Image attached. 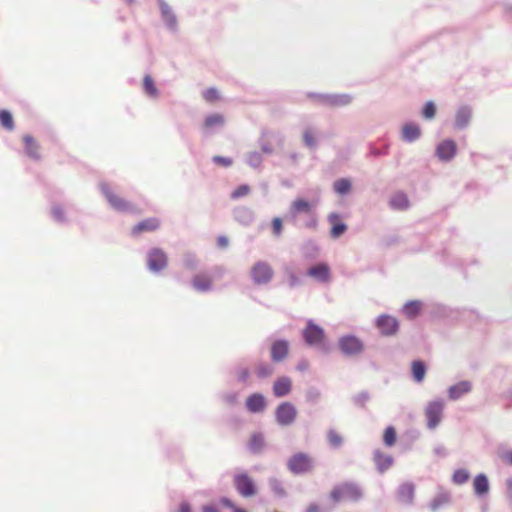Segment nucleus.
<instances>
[{
  "instance_id": "1",
  "label": "nucleus",
  "mask_w": 512,
  "mask_h": 512,
  "mask_svg": "<svg viewBox=\"0 0 512 512\" xmlns=\"http://www.w3.org/2000/svg\"><path fill=\"white\" fill-rule=\"evenodd\" d=\"M300 214H306L307 219L304 222V227L308 229H315L318 225V220L315 212L313 211L312 204L303 198L294 200L289 208L288 215L289 221L293 225H298V216Z\"/></svg>"
},
{
  "instance_id": "2",
  "label": "nucleus",
  "mask_w": 512,
  "mask_h": 512,
  "mask_svg": "<svg viewBox=\"0 0 512 512\" xmlns=\"http://www.w3.org/2000/svg\"><path fill=\"white\" fill-rule=\"evenodd\" d=\"M329 497L334 503H339L342 500L358 502L363 497V490L355 482H343L333 487Z\"/></svg>"
},
{
  "instance_id": "3",
  "label": "nucleus",
  "mask_w": 512,
  "mask_h": 512,
  "mask_svg": "<svg viewBox=\"0 0 512 512\" xmlns=\"http://www.w3.org/2000/svg\"><path fill=\"white\" fill-rule=\"evenodd\" d=\"M338 349L345 357H357L365 349L363 341L353 334L342 335L338 339Z\"/></svg>"
},
{
  "instance_id": "4",
  "label": "nucleus",
  "mask_w": 512,
  "mask_h": 512,
  "mask_svg": "<svg viewBox=\"0 0 512 512\" xmlns=\"http://www.w3.org/2000/svg\"><path fill=\"white\" fill-rule=\"evenodd\" d=\"M273 277L274 270L267 261H256L250 268V278L255 285H267L272 281Z\"/></svg>"
},
{
  "instance_id": "5",
  "label": "nucleus",
  "mask_w": 512,
  "mask_h": 512,
  "mask_svg": "<svg viewBox=\"0 0 512 512\" xmlns=\"http://www.w3.org/2000/svg\"><path fill=\"white\" fill-rule=\"evenodd\" d=\"M297 414L295 405L289 401L279 403L274 411L275 421L281 427L291 426L295 422Z\"/></svg>"
},
{
  "instance_id": "6",
  "label": "nucleus",
  "mask_w": 512,
  "mask_h": 512,
  "mask_svg": "<svg viewBox=\"0 0 512 512\" xmlns=\"http://www.w3.org/2000/svg\"><path fill=\"white\" fill-rule=\"evenodd\" d=\"M307 97L316 99L320 104L330 107H342L349 105L353 97L350 94H325V93H307Z\"/></svg>"
},
{
  "instance_id": "7",
  "label": "nucleus",
  "mask_w": 512,
  "mask_h": 512,
  "mask_svg": "<svg viewBox=\"0 0 512 512\" xmlns=\"http://www.w3.org/2000/svg\"><path fill=\"white\" fill-rule=\"evenodd\" d=\"M302 338L307 346L315 347L322 344L326 338V334L320 325L314 323L312 319H309L302 330Z\"/></svg>"
},
{
  "instance_id": "8",
  "label": "nucleus",
  "mask_w": 512,
  "mask_h": 512,
  "mask_svg": "<svg viewBox=\"0 0 512 512\" xmlns=\"http://www.w3.org/2000/svg\"><path fill=\"white\" fill-rule=\"evenodd\" d=\"M100 189L109 205L115 211L121 213H130L134 211L133 205L124 198H121L114 194L107 183H100Z\"/></svg>"
},
{
  "instance_id": "9",
  "label": "nucleus",
  "mask_w": 512,
  "mask_h": 512,
  "mask_svg": "<svg viewBox=\"0 0 512 512\" xmlns=\"http://www.w3.org/2000/svg\"><path fill=\"white\" fill-rule=\"evenodd\" d=\"M287 467L294 475H302L313 468L312 459L304 452L293 454L287 461Z\"/></svg>"
},
{
  "instance_id": "10",
  "label": "nucleus",
  "mask_w": 512,
  "mask_h": 512,
  "mask_svg": "<svg viewBox=\"0 0 512 512\" xmlns=\"http://www.w3.org/2000/svg\"><path fill=\"white\" fill-rule=\"evenodd\" d=\"M146 262L147 269L153 274H158L167 267L168 256L163 249L154 247L147 252Z\"/></svg>"
},
{
  "instance_id": "11",
  "label": "nucleus",
  "mask_w": 512,
  "mask_h": 512,
  "mask_svg": "<svg viewBox=\"0 0 512 512\" xmlns=\"http://www.w3.org/2000/svg\"><path fill=\"white\" fill-rule=\"evenodd\" d=\"M415 496H416V486L411 481H406L396 488L395 490V499L396 501L404 507H412L415 504Z\"/></svg>"
},
{
  "instance_id": "12",
  "label": "nucleus",
  "mask_w": 512,
  "mask_h": 512,
  "mask_svg": "<svg viewBox=\"0 0 512 512\" xmlns=\"http://www.w3.org/2000/svg\"><path fill=\"white\" fill-rule=\"evenodd\" d=\"M233 485L242 497H252L257 493L254 480L246 472L235 474Z\"/></svg>"
},
{
  "instance_id": "13",
  "label": "nucleus",
  "mask_w": 512,
  "mask_h": 512,
  "mask_svg": "<svg viewBox=\"0 0 512 512\" xmlns=\"http://www.w3.org/2000/svg\"><path fill=\"white\" fill-rule=\"evenodd\" d=\"M443 409L444 401L442 399H436L428 404L425 415L427 418V427L429 429H434L439 425L441 422Z\"/></svg>"
},
{
  "instance_id": "14",
  "label": "nucleus",
  "mask_w": 512,
  "mask_h": 512,
  "mask_svg": "<svg viewBox=\"0 0 512 512\" xmlns=\"http://www.w3.org/2000/svg\"><path fill=\"white\" fill-rule=\"evenodd\" d=\"M375 326L379 329L381 335L383 336H393L399 330L398 320L388 314L379 315L375 319Z\"/></svg>"
},
{
  "instance_id": "15",
  "label": "nucleus",
  "mask_w": 512,
  "mask_h": 512,
  "mask_svg": "<svg viewBox=\"0 0 512 512\" xmlns=\"http://www.w3.org/2000/svg\"><path fill=\"white\" fill-rule=\"evenodd\" d=\"M457 154L456 142L452 139L441 141L435 149V156L442 162H450Z\"/></svg>"
},
{
  "instance_id": "16",
  "label": "nucleus",
  "mask_w": 512,
  "mask_h": 512,
  "mask_svg": "<svg viewBox=\"0 0 512 512\" xmlns=\"http://www.w3.org/2000/svg\"><path fill=\"white\" fill-rule=\"evenodd\" d=\"M160 8L161 18L170 31H176L178 27L177 18L172 8L165 0H157Z\"/></svg>"
},
{
  "instance_id": "17",
  "label": "nucleus",
  "mask_w": 512,
  "mask_h": 512,
  "mask_svg": "<svg viewBox=\"0 0 512 512\" xmlns=\"http://www.w3.org/2000/svg\"><path fill=\"white\" fill-rule=\"evenodd\" d=\"M422 136V131L419 124L415 122H407L402 126L401 139L405 143H414Z\"/></svg>"
},
{
  "instance_id": "18",
  "label": "nucleus",
  "mask_w": 512,
  "mask_h": 512,
  "mask_svg": "<svg viewBox=\"0 0 512 512\" xmlns=\"http://www.w3.org/2000/svg\"><path fill=\"white\" fill-rule=\"evenodd\" d=\"M306 274L320 283H328L331 280L330 268L323 262L309 267Z\"/></svg>"
},
{
  "instance_id": "19",
  "label": "nucleus",
  "mask_w": 512,
  "mask_h": 512,
  "mask_svg": "<svg viewBox=\"0 0 512 512\" xmlns=\"http://www.w3.org/2000/svg\"><path fill=\"white\" fill-rule=\"evenodd\" d=\"M292 380L288 376L278 377L272 386L273 395L276 398H283L289 395L292 391Z\"/></svg>"
},
{
  "instance_id": "20",
  "label": "nucleus",
  "mask_w": 512,
  "mask_h": 512,
  "mask_svg": "<svg viewBox=\"0 0 512 512\" xmlns=\"http://www.w3.org/2000/svg\"><path fill=\"white\" fill-rule=\"evenodd\" d=\"M373 462L376 470L383 474L393 466L394 458L389 454H385L380 449H376L373 452Z\"/></svg>"
},
{
  "instance_id": "21",
  "label": "nucleus",
  "mask_w": 512,
  "mask_h": 512,
  "mask_svg": "<svg viewBox=\"0 0 512 512\" xmlns=\"http://www.w3.org/2000/svg\"><path fill=\"white\" fill-rule=\"evenodd\" d=\"M289 353V342L285 339L275 340L271 345V360L275 363L283 361Z\"/></svg>"
},
{
  "instance_id": "22",
  "label": "nucleus",
  "mask_w": 512,
  "mask_h": 512,
  "mask_svg": "<svg viewBox=\"0 0 512 512\" xmlns=\"http://www.w3.org/2000/svg\"><path fill=\"white\" fill-rule=\"evenodd\" d=\"M472 118V108L469 105L460 106L455 113L454 128L463 130L468 127Z\"/></svg>"
},
{
  "instance_id": "23",
  "label": "nucleus",
  "mask_w": 512,
  "mask_h": 512,
  "mask_svg": "<svg viewBox=\"0 0 512 512\" xmlns=\"http://www.w3.org/2000/svg\"><path fill=\"white\" fill-rule=\"evenodd\" d=\"M233 218L243 226H250L255 220V213L249 207L237 206L233 209Z\"/></svg>"
},
{
  "instance_id": "24",
  "label": "nucleus",
  "mask_w": 512,
  "mask_h": 512,
  "mask_svg": "<svg viewBox=\"0 0 512 512\" xmlns=\"http://www.w3.org/2000/svg\"><path fill=\"white\" fill-rule=\"evenodd\" d=\"M225 118L220 113H213L205 117L203 123V133L205 136H209L214 133L217 128L223 127Z\"/></svg>"
},
{
  "instance_id": "25",
  "label": "nucleus",
  "mask_w": 512,
  "mask_h": 512,
  "mask_svg": "<svg viewBox=\"0 0 512 512\" xmlns=\"http://www.w3.org/2000/svg\"><path fill=\"white\" fill-rule=\"evenodd\" d=\"M472 390V383L468 380H462L455 385H452L447 390L448 398L452 401L460 399L465 394Z\"/></svg>"
},
{
  "instance_id": "26",
  "label": "nucleus",
  "mask_w": 512,
  "mask_h": 512,
  "mask_svg": "<svg viewBox=\"0 0 512 512\" xmlns=\"http://www.w3.org/2000/svg\"><path fill=\"white\" fill-rule=\"evenodd\" d=\"M340 218L341 216L336 212H332L328 215V221L331 224L330 236L333 239L339 238L348 229V226L344 222L340 221Z\"/></svg>"
},
{
  "instance_id": "27",
  "label": "nucleus",
  "mask_w": 512,
  "mask_h": 512,
  "mask_svg": "<svg viewBox=\"0 0 512 512\" xmlns=\"http://www.w3.org/2000/svg\"><path fill=\"white\" fill-rule=\"evenodd\" d=\"M160 227V220L156 217H151L140 221L132 228V235L137 236L143 232H152Z\"/></svg>"
},
{
  "instance_id": "28",
  "label": "nucleus",
  "mask_w": 512,
  "mask_h": 512,
  "mask_svg": "<svg viewBox=\"0 0 512 512\" xmlns=\"http://www.w3.org/2000/svg\"><path fill=\"white\" fill-rule=\"evenodd\" d=\"M266 398L261 393H253L246 400V407L251 413H260L265 410Z\"/></svg>"
},
{
  "instance_id": "29",
  "label": "nucleus",
  "mask_w": 512,
  "mask_h": 512,
  "mask_svg": "<svg viewBox=\"0 0 512 512\" xmlns=\"http://www.w3.org/2000/svg\"><path fill=\"white\" fill-rule=\"evenodd\" d=\"M473 489L477 497L482 498L488 495L490 490L489 480L486 474L479 473L473 480Z\"/></svg>"
},
{
  "instance_id": "30",
  "label": "nucleus",
  "mask_w": 512,
  "mask_h": 512,
  "mask_svg": "<svg viewBox=\"0 0 512 512\" xmlns=\"http://www.w3.org/2000/svg\"><path fill=\"white\" fill-rule=\"evenodd\" d=\"M389 207L397 211L407 210L410 207L408 196L402 191L394 193L389 200Z\"/></svg>"
},
{
  "instance_id": "31",
  "label": "nucleus",
  "mask_w": 512,
  "mask_h": 512,
  "mask_svg": "<svg viewBox=\"0 0 512 512\" xmlns=\"http://www.w3.org/2000/svg\"><path fill=\"white\" fill-rule=\"evenodd\" d=\"M451 500V493L443 488H440L439 493L430 502L429 508L432 511H437L440 508L449 505L451 503Z\"/></svg>"
},
{
  "instance_id": "32",
  "label": "nucleus",
  "mask_w": 512,
  "mask_h": 512,
  "mask_svg": "<svg viewBox=\"0 0 512 512\" xmlns=\"http://www.w3.org/2000/svg\"><path fill=\"white\" fill-rule=\"evenodd\" d=\"M191 286L194 290L205 293L213 289L212 281L203 275H195L191 280Z\"/></svg>"
},
{
  "instance_id": "33",
  "label": "nucleus",
  "mask_w": 512,
  "mask_h": 512,
  "mask_svg": "<svg viewBox=\"0 0 512 512\" xmlns=\"http://www.w3.org/2000/svg\"><path fill=\"white\" fill-rule=\"evenodd\" d=\"M25 153L34 160L41 158L39 153V144L34 140L31 135H25L23 138Z\"/></svg>"
},
{
  "instance_id": "34",
  "label": "nucleus",
  "mask_w": 512,
  "mask_h": 512,
  "mask_svg": "<svg viewBox=\"0 0 512 512\" xmlns=\"http://www.w3.org/2000/svg\"><path fill=\"white\" fill-rule=\"evenodd\" d=\"M265 446L264 435L261 432L253 433L248 443V450L252 454H260Z\"/></svg>"
},
{
  "instance_id": "35",
  "label": "nucleus",
  "mask_w": 512,
  "mask_h": 512,
  "mask_svg": "<svg viewBox=\"0 0 512 512\" xmlns=\"http://www.w3.org/2000/svg\"><path fill=\"white\" fill-rule=\"evenodd\" d=\"M427 372L426 363L423 360H414L411 364V373L415 382H423Z\"/></svg>"
},
{
  "instance_id": "36",
  "label": "nucleus",
  "mask_w": 512,
  "mask_h": 512,
  "mask_svg": "<svg viewBox=\"0 0 512 512\" xmlns=\"http://www.w3.org/2000/svg\"><path fill=\"white\" fill-rule=\"evenodd\" d=\"M352 190V182L349 178H339L333 183V191L339 196H346Z\"/></svg>"
},
{
  "instance_id": "37",
  "label": "nucleus",
  "mask_w": 512,
  "mask_h": 512,
  "mask_svg": "<svg viewBox=\"0 0 512 512\" xmlns=\"http://www.w3.org/2000/svg\"><path fill=\"white\" fill-rule=\"evenodd\" d=\"M421 308H422V303L420 301L411 300V301H408L407 303H405L402 311L407 316V318L414 319L420 314Z\"/></svg>"
},
{
  "instance_id": "38",
  "label": "nucleus",
  "mask_w": 512,
  "mask_h": 512,
  "mask_svg": "<svg viewBox=\"0 0 512 512\" xmlns=\"http://www.w3.org/2000/svg\"><path fill=\"white\" fill-rule=\"evenodd\" d=\"M389 144H385L382 148L376 147L373 143L368 144V153L366 154V158L374 157L379 158L382 156H386L389 154Z\"/></svg>"
},
{
  "instance_id": "39",
  "label": "nucleus",
  "mask_w": 512,
  "mask_h": 512,
  "mask_svg": "<svg viewBox=\"0 0 512 512\" xmlns=\"http://www.w3.org/2000/svg\"><path fill=\"white\" fill-rule=\"evenodd\" d=\"M470 478V473L467 469L460 468L454 471L452 475V482L457 485L465 484Z\"/></svg>"
},
{
  "instance_id": "40",
  "label": "nucleus",
  "mask_w": 512,
  "mask_h": 512,
  "mask_svg": "<svg viewBox=\"0 0 512 512\" xmlns=\"http://www.w3.org/2000/svg\"><path fill=\"white\" fill-rule=\"evenodd\" d=\"M51 217L57 223H61V224L67 223V218L65 217L64 210L60 204L54 203L52 205Z\"/></svg>"
},
{
  "instance_id": "41",
  "label": "nucleus",
  "mask_w": 512,
  "mask_h": 512,
  "mask_svg": "<svg viewBox=\"0 0 512 512\" xmlns=\"http://www.w3.org/2000/svg\"><path fill=\"white\" fill-rule=\"evenodd\" d=\"M321 399V392L316 387H309L305 392V400L307 403L315 405Z\"/></svg>"
},
{
  "instance_id": "42",
  "label": "nucleus",
  "mask_w": 512,
  "mask_h": 512,
  "mask_svg": "<svg viewBox=\"0 0 512 512\" xmlns=\"http://www.w3.org/2000/svg\"><path fill=\"white\" fill-rule=\"evenodd\" d=\"M274 372V367L267 363H259L256 366V375L260 379L270 377Z\"/></svg>"
},
{
  "instance_id": "43",
  "label": "nucleus",
  "mask_w": 512,
  "mask_h": 512,
  "mask_svg": "<svg viewBox=\"0 0 512 512\" xmlns=\"http://www.w3.org/2000/svg\"><path fill=\"white\" fill-rule=\"evenodd\" d=\"M0 124L8 131H12L14 129L13 117L8 110H0Z\"/></svg>"
},
{
  "instance_id": "44",
  "label": "nucleus",
  "mask_w": 512,
  "mask_h": 512,
  "mask_svg": "<svg viewBox=\"0 0 512 512\" xmlns=\"http://www.w3.org/2000/svg\"><path fill=\"white\" fill-rule=\"evenodd\" d=\"M397 433L393 426H388L384 430L383 442L387 447H391L396 443Z\"/></svg>"
},
{
  "instance_id": "45",
  "label": "nucleus",
  "mask_w": 512,
  "mask_h": 512,
  "mask_svg": "<svg viewBox=\"0 0 512 512\" xmlns=\"http://www.w3.org/2000/svg\"><path fill=\"white\" fill-rule=\"evenodd\" d=\"M263 162V157L260 152L252 151L246 156V163L252 168H259Z\"/></svg>"
},
{
  "instance_id": "46",
  "label": "nucleus",
  "mask_w": 512,
  "mask_h": 512,
  "mask_svg": "<svg viewBox=\"0 0 512 512\" xmlns=\"http://www.w3.org/2000/svg\"><path fill=\"white\" fill-rule=\"evenodd\" d=\"M285 273L288 277V286L290 289L301 286L303 281L302 279L292 270L290 267L285 268Z\"/></svg>"
},
{
  "instance_id": "47",
  "label": "nucleus",
  "mask_w": 512,
  "mask_h": 512,
  "mask_svg": "<svg viewBox=\"0 0 512 512\" xmlns=\"http://www.w3.org/2000/svg\"><path fill=\"white\" fill-rule=\"evenodd\" d=\"M198 259L195 253L193 252H186L183 255V265L185 268L190 270H195L198 267Z\"/></svg>"
},
{
  "instance_id": "48",
  "label": "nucleus",
  "mask_w": 512,
  "mask_h": 512,
  "mask_svg": "<svg viewBox=\"0 0 512 512\" xmlns=\"http://www.w3.org/2000/svg\"><path fill=\"white\" fill-rule=\"evenodd\" d=\"M327 439L329 442V445L334 448H340L343 444V438L341 435H339L335 430L330 429L327 433Z\"/></svg>"
},
{
  "instance_id": "49",
  "label": "nucleus",
  "mask_w": 512,
  "mask_h": 512,
  "mask_svg": "<svg viewBox=\"0 0 512 512\" xmlns=\"http://www.w3.org/2000/svg\"><path fill=\"white\" fill-rule=\"evenodd\" d=\"M370 400V394L368 391H361L360 393L352 397V402L355 406L365 408L366 403Z\"/></svg>"
},
{
  "instance_id": "50",
  "label": "nucleus",
  "mask_w": 512,
  "mask_h": 512,
  "mask_svg": "<svg viewBox=\"0 0 512 512\" xmlns=\"http://www.w3.org/2000/svg\"><path fill=\"white\" fill-rule=\"evenodd\" d=\"M436 111L435 103L433 101H427L422 108L421 114L425 119L431 120L435 117Z\"/></svg>"
},
{
  "instance_id": "51",
  "label": "nucleus",
  "mask_w": 512,
  "mask_h": 512,
  "mask_svg": "<svg viewBox=\"0 0 512 512\" xmlns=\"http://www.w3.org/2000/svg\"><path fill=\"white\" fill-rule=\"evenodd\" d=\"M269 486L272 492L277 495L278 497H284L286 496V491L281 483L280 480L277 478H271L269 480Z\"/></svg>"
},
{
  "instance_id": "52",
  "label": "nucleus",
  "mask_w": 512,
  "mask_h": 512,
  "mask_svg": "<svg viewBox=\"0 0 512 512\" xmlns=\"http://www.w3.org/2000/svg\"><path fill=\"white\" fill-rule=\"evenodd\" d=\"M143 85H144V90L146 91V93L148 95H150L152 97H155L158 95V90L155 86V83L149 75H146L144 77Z\"/></svg>"
},
{
  "instance_id": "53",
  "label": "nucleus",
  "mask_w": 512,
  "mask_h": 512,
  "mask_svg": "<svg viewBox=\"0 0 512 512\" xmlns=\"http://www.w3.org/2000/svg\"><path fill=\"white\" fill-rule=\"evenodd\" d=\"M303 141L304 144L309 147L310 149H315L318 146V142L316 138L314 137L311 129H306L303 132Z\"/></svg>"
},
{
  "instance_id": "54",
  "label": "nucleus",
  "mask_w": 512,
  "mask_h": 512,
  "mask_svg": "<svg viewBox=\"0 0 512 512\" xmlns=\"http://www.w3.org/2000/svg\"><path fill=\"white\" fill-rule=\"evenodd\" d=\"M250 190L251 189L248 184H241L231 193V198L239 199L241 197H244L250 193Z\"/></svg>"
},
{
  "instance_id": "55",
  "label": "nucleus",
  "mask_w": 512,
  "mask_h": 512,
  "mask_svg": "<svg viewBox=\"0 0 512 512\" xmlns=\"http://www.w3.org/2000/svg\"><path fill=\"white\" fill-rule=\"evenodd\" d=\"M272 233L275 237H280L283 232V221L280 217H274L271 221Z\"/></svg>"
},
{
  "instance_id": "56",
  "label": "nucleus",
  "mask_w": 512,
  "mask_h": 512,
  "mask_svg": "<svg viewBox=\"0 0 512 512\" xmlns=\"http://www.w3.org/2000/svg\"><path fill=\"white\" fill-rule=\"evenodd\" d=\"M334 506H320L318 503H310L304 512H333Z\"/></svg>"
},
{
  "instance_id": "57",
  "label": "nucleus",
  "mask_w": 512,
  "mask_h": 512,
  "mask_svg": "<svg viewBox=\"0 0 512 512\" xmlns=\"http://www.w3.org/2000/svg\"><path fill=\"white\" fill-rule=\"evenodd\" d=\"M203 97L208 102H214L219 99V92L216 88L210 87L203 92Z\"/></svg>"
},
{
  "instance_id": "58",
  "label": "nucleus",
  "mask_w": 512,
  "mask_h": 512,
  "mask_svg": "<svg viewBox=\"0 0 512 512\" xmlns=\"http://www.w3.org/2000/svg\"><path fill=\"white\" fill-rule=\"evenodd\" d=\"M212 162L217 165H221L224 167H230L233 163L232 158L225 156H214L212 158Z\"/></svg>"
},
{
  "instance_id": "59",
  "label": "nucleus",
  "mask_w": 512,
  "mask_h": 512,
  "mask_svg": "<svg viewBox=\"0 0 512 512\" xmlns=\"http://www.w3.org/2000/svg\"><path fill=\"white\" fill-rule=\"evenodd\" d=\"M505 494L512 507V477L507 478L505 481Z\"/></svg>"
},
{
  "instance_id": "60",
  "label": "nucleus",
  "mask_w": 512,
  "mask_h": 512,
  "mask_svg": "<svg viewBox=\"0 0 512 512\" xmlns=\"http://www.w3.org/2000/svg\"><path fill=\"white\" fill-rule=\"evenodd\" d=\"M249 377H250V371L248 368H240L237 371L238 381H240L242 383H246L247 380L249 379Z\"/></svg>"
},
{
  "instance_id": "61",
  "label": "nucleus",
  "mask_w": 512,
  "mask_h": 512,
  "mask_svg": "<svg viewBox=\"0 0 512 512\" xmlns=\"http://www.w3.org/2000/svg\"><path fill=\"white\" fill-rule=\"evenodd\" d=\"M260 147H261L262 152L265 154L270 155L273 153L272 146L268 142L263 140V136L260 139Z\"/></svg>"
},
{
  "instance_id": "62",
  "label": "nucleus",
  "mask_w": 512,
  "mask_h": 512,
  "mask_svg": "<svg viewBox=\"0 0 512 512\" xmlns=\"http://www.w3.org/2000/svg\"><path fill=\"white\" fill-rule=\"evenodd\" d=\"M212 272L215 276L221 278L227 272L226 268L222 265H217L212 268Z\"/></svg>"
},
{
  "instance_id": "63",
  "label": "nucleus",
  "mask_w": 512,
  "mask_h": 512,
  "mask_svg": "<svg viewBox=\"0 0 512 512\" xmlns=\"http://www.w3.org/2000/svg\"><path fill=\"white\" fill-rule=\"evenodd\" d=\"M433 452L436 456L446 457L448 455L446 448L443 445H438L433 449Z\"/></svg>"
},
{
  "instance_id": "64",
  "label": "nucleus",
  "mask_w": 512,
  "mask_h": 512,
  "mask_svg": "<svg viewBox=\"0 0 512 512\" xmlns=\"http://www.w3.org/2000/svg\"><path fill=\"white\" fill-rule=\"evenodd\" d=\"M220 503L224 507H227V508H229L231 510H233L236 507L235 503L230 498H228V497H221L220 498Z\"/></svg>"
}]
</instances>
